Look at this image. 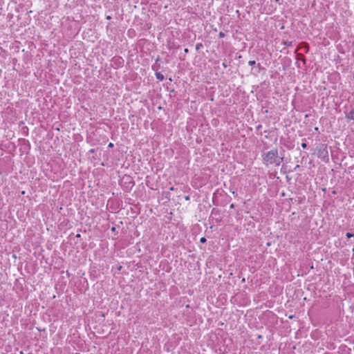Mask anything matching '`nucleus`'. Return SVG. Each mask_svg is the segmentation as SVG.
<instances>
[{"label":"nucleus","mask_w":354,"mask_h":354,"mask_svg":"<svg viewBox=\"0 0 354 354\" xmlns=\"http://www.w3.org/2000/svg\"><path fill=\"white\" fill-rule=\"evenodd\" d=\"M248 64L250 66H254L256 64V62L254 60H250V61H249Z\"/></svg>","instance_id":"obj_10"},{"label":"nucleus","mask_w":354,"mask_h":354,"mask_svg":"<svg viewBox=\"0 0 354 354\" xmlns=\"http://www.w3.org/2000/svg\"><path fill=\"white\" fill-rule=\"evenodd\" d=\"M261 127H262V125H261V124H259V125H258V126L257 127V129H261Z\"/></svg>","instance_id":"obj_18"},{"label":"nucleus","mask_w":354,"mask_h":354,"mask_svg":"<svg viewBox=\"0 0 354 354\" xmlns=\"http://www.w3.org/2000/svg\"><path fill=\"white\" fill-rule=\"evenodd\" d=\"M346 236L348 239H350L351 237H353L354 236V234L353 233H351V232H347L346 234Z\"/></svg>","instance_id":"obj_9"},{"label":"nucleus","mask_w":354,"mask_h":354,"mask_svg":"<svg viewBox=\"0 0 354 354\" xmlns=\"http://www.w3.org/2000/svg\"><path fill=\"white\" fill-rule=\"evenodd\" d=\"M76 236L77 238H80V237L81 236V235H80V234H76V236Z\"/></svg>","instance_id":"obj_20"},{"label":"nucleus","mask_w":354,"mask_h":354,"mask_svg":"<svg viewBox=\"0 0 354 354\" xmlns=\"http://www.w3.org/2000/svg\"><path fill=\"white\" fill-rule=\"evenodd\" d=\"M317 156L323 160H328V152L326 145H322L317 148Z\"/></svg>","instance_id":"obj_2"},{"label":"nucleus","mask_w":354,"mask_h":354,"mask_svg":"<svg viewBox=\"0 0 354 354\" xmlns=\"http://www.w3.org/2000/svg\"><path fill=\"white\" fill-rule=\"evenodd\" d=\"M224 36H225V34H224L223 32H221L219 33V37H223Z\"/></svg>","instance_id":"obj_15"},{"label":"nucleus","mask_w":354,"mask_h":354,"mask_svg":"<svg viewBox=\"0 0 354 354\" xmlns=\"http://www.w3.org/2000/svg\"><path fill=\"white\" fill-rule=\"evenodd\" d=\"M306 46V53H308V50H309V46L308 44L306 43H304V44Z\"/></svg>","instance_id":"obj_14"},{"label":"nucleus","mask_w":354,"mask_h":354,"mask_svg":"<svg viewBox=\"0 0 354 354\" xmlns=\"http://www.w3.org/2000/svg\"><path fill=\"white\" fill-rule=\"evenodd\" d=\"M170 190H172V191H173V190H174V187H170Z\"/></svg>","instance_id":"obj_25"},{"label":"nucleus","mask_w":354,"mask_h":354,"mask_svg":"<svg viewBox=\"0 0 354 354\" xmlns=\"http://www.w3.org/2000/svg\"><path fill=\"white\" fill-rule=\"evenodd\" d=\"M298 167H299V165H296L295 168V170H296L297 169H298Z\"/></svg>","instance_id":"obj_22"},{"label":"nucleus","mask_w":354,"mask_h":354,"mask_svg":"<svg viewBox=\"0 0 354 354\" xmlns=\"http://www.w3.org/2000/svg\"><path fill=\"white\" fill-rule=\"evenodd\" d=\"M283 44L287 46H292V41H283Z\"/></svg>","instance_id":"obj_6"},{"label":"nucleus","mask_w":354,"mask_h":354,"mask_svg":"<svg viewBox=\"0 0 354 354\" xmlns=\"http://www.w3.org/2000/svg\"><path fill=\"white\" fill-rule=\"evenodd\" d=\"M301 147L303 149H306L307 147V144L306 142H304L301 143Z\"/></svg>","instance_id":"obj_11"},{"label":"nucleus","mask_w":354,"mask_h":354,"mask_svg":"<svg viewBox=\"0 0 354 354\" xmlns=\"http://www.w3.org/2000/svg\"><path fill=\"white\" fill-rule=\"evenodd\" d=\"M345 117L348 120H354V106L350 112L346 113Z\"/></svg>","instance_id":"obj_4"},{"label":"nucleus","mask_w":354,"mask_h":354,"mask_svg":"<svg viewBox=\"0 0 354 354\" xmlns=\"http://www.w3.org/2000/svg\"><path fill=\"white\" fill-rule=\"evenodd\" d=\"M20 354H32V353H28V351L26 350V351H20Z\"/></svg>","instance_id":"obj_13"},{"label":"nucleus","mask_w":354,"mask_h":354,"mask_svg":"<svg viewBox=\"0 0 354 354\" xmlns=\"http://www.w3.org/2000/svg\"><path fill=\"white\" fill-rule=\"evenodd\" d=\"M94 150L93 149H91L90 152L91 153H93Z\"/></svg>","instance_id":"obj_27"},{"label":"nucleus","mask_w":354,"mask_h":354,"mask_svg":"<svg viewBox=\"0 0 354 354\" xmlns=\"http://www.w3.org/2000/svg\"><path fill=\"white\" fill-rule=\"evenodd\" d=\"M113 146H114V145H113V143H111V142H110V143L109 144V146H108V147H110V148H112V147H113Z\"/></svg>","instance_id":"obj_16"},{"label":"nucleus","mask_w":354,"mask_h":354,"mask_svg":"<svg viewBox=\"0 0 354 354\" xmlns=\"http://www.w3.org/2000/svg\"><path fill=\"white\" fill-rule=\"evenodd\" d=\"M185 199H186V200H189V196H187L185 197Z\"/></svg>","instance_id":"obj_24"},{"label":"nucleus","mask_w":354,"mask_h":354,"mask_svg":"<svg viewBox=\"0 0 354 354\" xmlns=\"http://www.w3.org/2000/svg\"><path fill=\"white\" fill-rule=\"evenodd\" d=\"M223 66L224 68H227V64H226V63L223 62Z\"/></svg>","instance_id":"obj_17"},{"label":"nucleus","mask_w":354,"mask_h":354,"mask_svg":"<svg viewBox=\"0 0 354 354\" xmlns=\"http://www.w3.org/2000/svg\"><path fill=\"white\" fill-rule=\"evenodd\" d=\"M159 61H160V58H159V57H158V58L156 59V62L157 63V62H159Z\"/></svg>","instance_id":"obj_21"},{"label":"nucleus","mask_w":354,"mask_h":354,"mask_svg":"<svg viewBox=\"0 0 354 354\" xmlns=\"http://www.w3.org/2000/svg\"><path fill=\"white\" fill-rule=\"evenodd\" d=\"M206 241H207V240H206L205 237H202V238L201 239V240H200V242H201V243H205V242H206Z\"/></svg>","instance_id":"obj_12"},{"label":"nucleus","mask_w":354,"mask_h":354,"mask_svg":"<svg viewBox=\"0 0 354 354\" xmlns=\"http://www.w3.org/2000/svg\"><path fill=\"white\" fill-rule=\"evenodd\" d=\"M184 51H185V53H188V49H187V48H185V49L184 50Z\"/></svg>","instance_id":"obj_23"},{"label":"nucleus","mask_w":354,"mask_h":354,"mask_svg":"<svg viewBox=\"0 0 354 354\" xmlns=\"http://www.w3.org/2000/svg\"><path fill=\"white\" fill-rule=\"evenodd\" d=\"M159 67H160V66L157 65L156 64L152 66L153 70L156 71H157L158 70ZM155 75H156V79L160 81H162L165 78L164 75L160 72H156Z\"/></svg>","instance_id":"obj_3"},{"label":"nucleus","mask_w":354,"mask_h":354,"mask_svg":"<svg viewBox=\"0 0 354 354\" xmlns=\"http://www.w3.org/2000/svg\"><path fill=\"white\" fill-rule=\"evenodd\" d=\"M263 161L266 165H275L279 166L283 160V157L279 156L277 149H272L262 155Z\"/></svg>","instance_id":"obj_1"},{"label":"nucleus","mask_w":354,"mask_h":354,"mask_svg":"<svg viewBox=\"0 0 354 354\" xmlns=\"http://www.w3.org/2000/svg\"><path fill=\"white\" fill-rule=\"evenodd\" d=\"M297 67H298V68H300V66H299V64H298V62H297Z\"/></svg>","instance_id":"obj_26"},{"label":"nucleus","mask_w":354,"mask_h":354,"mask_svg":"<svg viewBox=\"0 0 354 354\" xmlns=\"http://www.w3.org/2000/svg\"><path fill=\"white\" fill-rule=\"evenodd\" d=\"M112 230H113V231H115V227H112Z\"/></svg>","instance_id":"obj_28"},{"label":"nucleus","mask_w":354,"mask_h":354,"mask_svg":"<svg viewBox=\"0 0 354 354\" xmlns=\"http://www.w3.org/2000/svg\"><path fill=\"white\" fill-rule=\"evenodd\" d=\"M230 208H232H232H234V204H233V203H232V204H231V205H230Z\"/></svg>","instance_id":"obj_19"},{"label":"nucleus","mask_w":354,"mask_h":354,"mask_svg":"<svg viewBox=\"0 0 354 354\" xmlns=\"http://www.w3.org/2000/svg\"><path fill=\"white\" fill-rule=\"evenodd\" d=\"M203 44H202L201 43H198V44H196V50H200L201 48H203Z\"/></svg>","instance_id":"obj_7"},{"label":"nucleus","mask_w":354,"mask_h":354,"mask_svg":"<svg viewBox=\"0 0 354 354\" xmlns=\"http://www.w3.org/2000/svg\"><path fill=\"white\" fill-rule=\"evenodd\" d=\"M258 69H255V72L254 73H259L261 69V66L260 64H258L257 65Z\"/></svg>","instance_id":"obj_8"},{"label":"nucleus","mask_w":354,"mask_h":354,"mask_svg":"<svg viewBox=\"0 0 354 354\" xmlns=\"http://www.w3.org/2000/svg\"><path fill=\"white\" fill-rule=\"evenodd\" d=\"M297 60H301L304 62V64H306V58L304 55L301 53H297L296 55Z\"/></svg>","instance_id":"obj_5"}]
</instances>
